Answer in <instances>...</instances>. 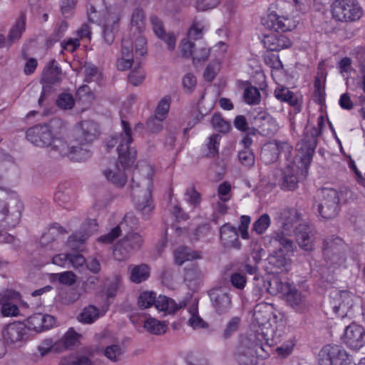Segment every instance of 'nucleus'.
<instances>
[{
  "mask_svg": "<svg viewBox=\"0 0 365 365\" xmlns=\"http://www.w3.org/2000/svg\"><path fill=\"white\" fill-rule=\"evenodd\" d=\"M307 173H297L292 167L287 166L282 173L279 180V187L285 191H293L298 187L300 178H304Z\"/></svg>",
  "mask_w": 365,
  "mask_h": 365,
  "instance_id": "obj_20",
  "label": "nucleus"
},
{
  "mask_svg": "<svg viewBox=\"0 0 365 365\" xmlns=\"http://www.w3.org/2000/svg\"><path fill=\"white\" fill-rule=\"evenodd\" d=\"M239 351L246 356L257 357H266L268 354L263 345L257 341L252 342L250 339H244L241 341Z\"/></svg>",
  "mask_w": 365,
  "mask_h": 365,
  "instance_id": "obj_25",
  "label": "nucleus"
},
{
  "mask_svg": "<svg viewBox=\"0 0 365 365\" xmlns=\"http://www.w3.org/2000/svg\"><path fill=\"white\" fill-rule=\"evenodd\" d=\"M5 296L0 293V304H2L1 314L4 317H17L19 314V310L16 304L6 303Z\"/></svg>",
  "mask_w": 365,
  "mask_h": 365,
  "instance_id": "obj_44",
  "label": "nucleus"
},
{
  "mask_svg": "<svg viewBox=\"0 0 365 365\" xmlns=\"http://www.w3.org/2000/svg\"><path fill=\"white\" fill-rule=\"evenodd\" d=\"M292 150V146L287 141L272 140L263 145L260 157L265 164H272L277 161L280 153L289 155Z\"/></svg>",
  "mask_w": 365,
  "mask_h": 365,
  "instance_id": "obj_10",
  "label": "nucleus"
},
{
  "mask_svg": "<svg viewBox=\"0 0 365 365\" xmlns=\"http://www.w3.org/2000/svg\"><path fill=\"white\" fill-rule=\"evenodd\" d=\"M333 17L339 21H354L362 16V9L355 0H339L333 4Z\"/></svg>",
  "mask_w": 365,
  "mask_h": 365,
  "instance_id": "obj_8",
  "label": "nucleus"
},
{
  "mask_svg": "<svg viewBox=\"0 0 365 365\" xmlns=\"http://www.w3.org/2000/svg\"><path fill=\"white\" fill-rule=\"evenodd\" d=\"M269 307L267 304L255 306L253 317L257 323L263 325L269 320Z\"/></svg>",
  "mask_w": 365,
  "mask_h": 365,
  "instance_id": "obj_36",
  "label": "nucleus"
},
{
  "mask_svg": "<svg viewBox=\"0 0 365 365\" xmlns=\"http://www.w3.org/2000/svg\"><path fill=\"white\" fill-rule=\"evenodd\" d=\"M262 24L267 29L277 33L286 32L290 31L292 28L290 19L279 16L275 13H271L266 18L263 19Z\"/></svg>",
  "mask_w": 365,
  "mask_h": 365,
  "instance_id": "obj_21",
  "label": "nucleus"
},
{
  "mask_svg": "<svg viewBox=\"0 0 365 365\" xmlns=\"http://www.w3.org/2000/svg\"><path fill=\"white\" fill-rule=\"evenodd\" d=\"M143 244V239L139 233H126L123 238L115 244L113 257L118 261H123L128 258L133 252L140 250Z\"/></svg>",
  "mask_w": 365,
  "mask_h": 365,
  "instance_id": "obj_7",
  "label": "nucleus"
},
{
  "mask_svg": "<svg viewBox=\"0 0 365 365\" xmlns=\"http://www.w3.org/2000/svg\"><path fill=\"white\" fill-rule=\"evenodd\" d=\"M121 124L123 132L113 135L108 142L109 148L117 146L118 163L113 170L104 171V175L107 180L120 187L123 186L127 180L125 168L131 165L136 158L135 150L130 146L133 141L131 128L128 122L123 119H121Z\"/></svg>",
  "mask_w": 365,
  "mask_h": 365,
  "instance_id": "obj_1",
  "label": "nucleus"
},
{
  "mask_svg": "<svg viewBox=\"0 0 365 365\" xmlns=\"http://www.w3.org/2000/svg\"><path fill=\"white\" fill-rule=\"evenodd\" d=\"M120 227H115L108 233L102 235L98 241L104 244H110L121 235Z\"/></svg>",
  "mask_w": 365,
  "mask_h": 365,
  "instance_id": "obj_61",
  "label": "nucleus"
},
{
  "mask_svg": "<svg viewBox=\"0 0 365 365\" xmlns=\"http://www.w3.org/2000/svg\"><path fill=\"white\" fill-rule=\"evenodd\" d=\"M138 224V219L133 212H128L125 215L123 220L117 227H120V231L131 232L130 230L136 228Z\"/></svg>",
  "mask_w": 365,
  "mask_h": 365,
  "instance_id": "obj_39",
  "label": "nucleus"
},
{
  "mask_svg": "<svg viewBox=\"0 0 365 365\" xmlns=\"http://www.w3.org/2000/svg\"><path fill=\"white\" fill-rule=\"evenodd\" d=\"M98 135V125L91 120H85L81 123V128L78 130L75 142L71 147L76 145L78 148L86 149L88 155L83 159L86 160L90 155L87 146L97 138ZM70 147V145H68Z\"/></svg>",
  "mask_w": 365,
  "mask_h": 365,
  "instance_id": "obj_11",
  "label": "nucleus"
},
{
  "mask_svg": "<svg viewBox=\"0 0 365 365\" xmlns=\"http://www.w3.org/2000/svg\"><path fill=\"white\" fill-rule=\"evenodd\" d=\"M133 42L130 37H124L122 40L121 57L117 60L116 66L119 71H125L134 63Z\"/></svg>",
  "mask_w": 365,
  "mask_h": 365,
  "instance_id": "obj_22",
  "label": "nucleus"
},
{
  "mask_svg": "<svg viewBox=\"0 0 365 365\" xmlns=\"http://www.w3.org/2000/svg\"><path fill=\"white\" fill-rule=\"evenodd\" d=\"M134 44L136 56H143L147 53L146 39L144 36H141L140 34H138V36L135 38ZM138 57H136V59Z\"/></svg>",
  "mask_w": 365,
  "mask_h": 365,
  "instance_id": "obj_58",
  "label": "nucleus"
},
{
  "mask_svg": "<svg viewBox=\"0 0 365 365\" xmlns=\"http://www.w3.org/2000/svg\"><path fill=\"white\" fill-rule=\"evenodd\" d=\"M270 223L269 216L267 214H263L253 223L251 232L262 235L267 230Z\"/></svg>",
  "mask_w": 365,
  "mask_h": 365,
  "instance_id": "obj_40",
  "label": "nucleus"
},
{
  "mask_svg": "<svg viewBox=\"0 0 365 365\" xmlns=\"http://www.w3.org/2000/svg\"><path fill=\"white\" fill-rule=\"evenodd\" d=\"M43 319H44L43 314L36 313L28 319V323L32 329L36 331H41L43 330Z\"/></svg>",
  "mask_w": 365,
  "mask_h": 365,
  "instance_id": "obj_59",
  "label": "nucleus"
},
{
  "mask_svg": "<svg viewBox=\"0 0 365 365\" xmlns=\"http://www.w3.org/2000/svg\"><path fill=\"white\" fill-rule=\"evenodd\" d=\"M339 194L334 188L324 187L319 191L317 211L325 220L334 219L339 211Z\"/></svg>",
  "mask_w": 365,
  "mask_h": 365,
  "instance_id": "obj_5",
  "label": "nucleus"
},
{
  "mask_svg": "<svg viewBox=\"0 0 365 365\" xmlns=\"http://www.w3.org/2000/svg\"><path fill=\"white\" fill-rule=\"evenodd\" d=\"M91 232H92L84 234L79 232L70 236L67 241L68 247L73 250L82 251L84 243Z\"/></svg>",
  "mask_w": 365,
  "mask_h": 365,
  "instance_id": "obj_34",
  "label": "nucleus"
},
{
  "mask_svg": "<svg viewBox=\"0 0 365 365\" xmlns=\"http://www.w3.org/2000/svg\"><path fill=\"white\" fill-rule=\"evenodd\" d=\"M153 169L147 164L138 165L133 171L131 196L136 208L148 217L154 209L152 199Z\"/></svg>",
  "mask_w": 365,
  "mask_h": 365,
  "instance_id": "obj_3",
  "label": "nucleus"
},
{
  "mask_svg": "<svg viewBox=\"0 0 365 365\" xmlns=\"http://www.w3.org/2000/svg\"><path fill=\"white\" fill-rule=\"evenodd\" d=\"M138 66L131 71L128 75V81L133 86L140 85L145 79V73L140 68L139 63H137Z\"/></svg>",
  "mask_w": 365,
  "mask_h": 365,
  "instance_id": "obj_52",
  "label": "nucleus"
},
{
  "mask_svg": "<svg viewBox=\"0 0 365 365\" xmlns=\"http://www.w3.org/2000/svg\"><path fill=\"white\" fill-rule=\"evenodd\" d=\"M240 162L247 168H251L255 164V155L251 150L244 149L239 152Z\"/></svg>",
  "mask_w": 365,
  "mask_h": 365,
  "instance_id": "obj_51",
  "label": "nucleus"
},
{
  "mask_svg": "<svg viewBox=\"0 0 365 365\" xmlns=\"http://www.w3.org/2000/svg\"><path fill=\"white\" fill-rule=\"evenodd\" d=\"M230 281L232 285L238 289H242L246 285L245 276L239 272L231 274Z\"/></svg>",
  "mask_w": 365,
  "mask_h": 365,
  "instance_id": "obj_64",
  "label": "nucleus"
},
{
  "mask_svg": "<svg viewBox=\"0 0 365 365\" xmlns=\"http://www.w3.org/2000/svg\"><path fill=\"white\" fill-rule=\"evenodd\" d=\"M120 19V12L119 9L110 6L106 9L103 19L100 21V24H102L103 27L104 41L108 44H111L114 41L115 34L118 31Z\"/></svg>",
  "mask_w": 365,
  "mask_h": 365,
  "instance_id": "obj_9",
  "label": "nucleus"
},
{
  "mask_svg": "<svg viewBox=\"0 0 365 365\" xmlns=\"http://www.w3.org/2000/svg\"><path fill=\"white\" fill-rule=\"evenodd\" d=\"M274 96L281 102L287 103L294 109L295 113L301 111V102L296 93L284 86L277 87L274 91Z\"/></svg>",
  "mask_w": 365,
  "mask_h": 365,
  "instance_id": "obj_24",
  "label": "nucleus"
},
{
  "mask_svg": "<svg viewBox=\"0 0 365 365\" xmlns=\"http://www.w3.org/2000/svg\"><path fill=\"white\" fill-rule=\"evenodd\" d=\"M61 69L58 66L56 61L51 60L44 68L41 82L46 85L51 86L60 82Z\"/></svg>",
  "mask_w": 365,
  "mask_h": 365,
  "instance_id": "obj_27",
  "label": "nucleus"
},
{
  "mask_svg": "<svg viewBox=\"0 0 365 365\" xmlns=\"http://www.w3.org/2000/svg\"><path fill=\"white\" fill-rule=\"evenodd\" d=\"M269 264L281 271H288L291 267V259L285 257L282 253H275L269 256Z\"/></svg>",
  "mask_w": 365,
  "mask_h": 365,
  "instance_id": "obj_33",
  "label": "nucleus"
},
{
  "mask_svg": "<svg viewBox=\"0 0 365 365\" xmlns=\"http://www.w3.org/2000/svg\"><path fill=\"white\" fill-rule=\"evenodd\" d=\"M269 237L270 244L280 251L284 250L287 252H293L296 248L294 242L284 230L275 231Z\"/></svg>",
  "mask_w": 365,
  "mask_h": 365,
  "instance_id": "obj_23",
  "label": "nucleus"
},
{
  "mask_svg": "<svg viewBox=\"0 0 365 365\" xmlns=\"http://www.w3.org/2000/svg\"><path fill=\"white\" fill-rule=\"evenodd\" d=\"M212 126L221 133H227L230 128V123L225 121L220 114L213 115L211 120Z\"/></svg>",
  "mask_w": 365,
  "mask_h": 365,
  "instance_id": "obj_53",
  "label": "nucleus"
},
{
  "mask_svg": "<svg viewBox=\"0 0 365 365\" xmlns=\"http://www.w3.org/2000/svg\"><path fill=\"white\" fill-rule=\"evenodd\" d=\"M170 103V97L166 96V97L163 98L159 102L158 106L155 109V115L158 116V118H160L161 119H165L167 113L169 111Z\"/></svg>",
  "mask_w": 365,
  "mask_h": 365,
  "instance_id": "obj_55",
  "label": "nucleus"
},
{
  "mask_svg": "<svg viewBox=\"0 0 365 365\" xmlns=\"http://www.w3.org/2000/svg\"><path fill=\"white\" fill-rule=\"evenodd\" d=\"M72 192L71 190L61 187L55 194V200L61 205L66 206L72 200Z\"/></svg>",
  "mask_w": 365,
  "mask_h": 365,
  "instance_id": "obj_56",
  "label": "nucleus"
},
{
  "mask_svg": "<svg viewBox=\"0 0 365 365\" xmlns=\"http://www.w3.org/2000/svg\"><path fill=\"white\" fill-rule=\"evenodd\" d=\"M295 240L300 248L305 251L314 250V233L307 223H302L297 226L294 230Z\"/></svg>",
  "mask_w": 365,
  "mask_h": 365,
  "instance_id": "obj_19",
  "label": "nucleus"
},
{
  "mask_svg": "<svg viewBox=\"0 0 365 365\" xmlns=\"http://www.w3.org/2000/svg\"><path fill=\"white\" fill-rule=\"evenodd\" d=\"M243 98L248 104H257L260 101V93L257 88L248 86L244 91Z\"/></svg>",
  "mask_w": 365,
  "mask_h": 365,
  "instance_id": "obj_45",
  "label": "nucleus"
},
{
  "mask_svg": "<svg viewBox=\"0 0 365 365\" xmlns=\"http://www.w3.org/2000/svg\"><path fill=\"white\" fill-rule=\"evenodd\" d=\"M288 304L297 312L303 313L308 310V304L304 296L295 288H291L286 294Z\"/></svg>",
  "mask_w": 365,
  "mask_h": 365,
  "instance_id": "obj_26",
  "label": "nucleus"
},
{
  "mask_svg": "<svg viewBox=\"0 0 365 365\" xmlns=\"http://www.w3.org/2000/svg\"><path fill=\"white\" fill-rule=\"evenodd\" d=\"M323 253L331 264L343 262L342 250L344 241L340 237H329L324 240Z\"/></svg>",
  "mask_w": 365,
  "mask_h": 365,
  "instance_id": "obj_15",
  "label": "nucleus"
},
{
  "mask_svg": "<svg viewBox=\"0 0 365 365\" xmlns=\"http://www.w3.org/2000/svg\"><path fill=\"white\" fill-rule=\"evenodd\" d=\"M342 341L350 349L359 350L365 346V329L359 324L351 323L345 328Z\"/></svg>",
  "mask_w": 365,
  "mask_h": 365,
  "instance_id": "obj_14",
  "label": "nucleus"
},
{
  "mask_svg": "<svg viewBox=\"0 0 365 365\" xmlns=\"http://www.w3.org/2000/svg\"><path fill=\"white\" fill-rule=\"evenodd\" d=\"M26 139L36 146L51 148L50 151L59 156H68L71 160L81 161L88 155L86 149L76 145L69 147L61 138H54L51 126L48 125H36L26 130Z\"/></svg>",
  "mask_w": 365,
  "mask_h": 365,
  "instance_id": "obj_2",
  "label": "nucleus"
},
{
  "mask_svg": "<svg viewBox=\"0 0 365 365\" xmlns=\"http://www.w3.org/2000/svg\"><path fill=\"white\" fill-rule=\"evenodd\" d=\"M210 56V48L207 47H200L195 49L192 57V63L197 65L198 63L204 62L208 59Z\"/></svg>",
  "mask_w": 365,
  "mask_h": 365,
  "instance_id": "obj_57",
  "label": "nucleus"
},
{
  "mask_svg": "<svg viewBox=\"0 0 365 365\" xmlns=\"http://www.w3.org/2000/svg\"><path fill=\"white\" fill-rule=\"evenodd\" d=\"M56 103L61 109L68 110L74 106L75 100L72 94L63 92L58 95Z\"/></svg>",
  "mask_w": 365,
  "mask_h": 365,
  "instance_id": "obj_43",
  "label": "nucleus"
},
{
  "mask_svg": "<svg viewBox=\"0 0 365 365\" xmlns=\"http://www.w3.org/2000/svg\"><path fill=\"white\" fill-rule=\"evenodd\" d=\"M53 281H58L62 284L71 286L76 282V275L71 271H66L61 273L51 274Z\"/></svg>",
  "mask_w": 365,
  "mask_h": 365,
  "instance_id": "obj_42",
  "label": "nucleus"
},
{
  "mask_svg": "<svg viewBox=\"0 0 365 365\" xmlns=\"http://www.w3.org/2000/svg\"><path fill=\"white\" fill-rule=\"evenodd\" d=\"M27 334L26 326L21 322L7 324L2 331V336L9 344L20 345Z\"/></svg>",
  "mask_w": 365,
  "mask_h": 365,
  "instance_id": "obj_16",
  "label": "nucleus"
},
{
  "mask_svg": "<svg viewBox=\"0 0 365 365\" xmlns=\"http://www.w3.org/2000/svg\"><path fill=\"white\" fill-rule=\"evenodd\" d=\"M253 125L257 129V133L264 136H272L278 130V125L270 115L265 112H259L254 117Z\"/></svg>",
  "mask_w": 365,
  "mask_h": 365,
  "instance_id": "obj_17",
  "label": "nucleus"
},
{
  "mask_svg": "<svg viewBox=\"0 0 365 365\" xmlns=\"http://www.w3.org/2000/svg\"><path fill=\"white\" fill-rule=\"evenodd\" d=\"M59 365H92V361L86 356H70L63 358Z\"/></svg>",
  "mask_w": 365,
  "mask_h": 365,
  "instance_id": "obj_49",
  "label": "nucleus"
},
{
  "mask_svg": "<svg viewBox=\"0 0 365 365\" xmlns=\"http://www.w3.org/2000/svg\"><path fill=\"white\" fill-rule=\"evenodd\" d=\"M156 294L154 292H143L138 298V305L142 309H147L155 304Z\"/></svg>",
  "mask_w": 365,
  "mask_h": 365,
  "instance_id": "obj_46",
  "label": "nucleus"
},
{
  "mask_svg": "<svg viewBox=\"0 0 365 365\" xmlns=\"http://www.w3.org/2000/svg\"><path fill=\"white\" fill-rule=\"evenodd\" d=\"M80 335L77 334L73 329H70L62 338L66 346L69 349L76 346L78 342Z\"/></svg>",
  "mask_w": 365,
  "mask_h": 365,
  "instance_id": "obj_62",
  "label": "nucleus"
},
{
  "mask_svg": "<svg viewBox=\"0 0 365 365\" xmlns=\"http://www.w3.org/2000/svg\"><path fill=\"white\" fill-rule=\"evenodd\" d=\"M241 319L238 317H234L227 323L223 331V338L229 339L234 333H235L240 325Z\"/></svg>",
  "mask_w": 365,
  "mask_h": 365,
  "instance_id": "obj_48",
  "label": "nucleus"
},
{
  "mask_svg": "<svg viewBox=\"0 0 365 365\" xmlns=\"http://www.w3.org/2000/svg\"><path fill=\"white\" fill-rule=\"evenodd\" d=\"M25 26L26 17L24 14H21L9 32V39L11 42H14L21 38L23 31L25 30Z\"/></svg>",
  "mask_w": 365,
  "mask_h": 365,
  "instance_id": "obj_38",
  "label": "nucleus"
},
{
  "mask_svg": "<svg viewBox=\"0 0 365 365\" xmlns=\"http://www.w3.org/2000/svg\"><path fill=\"white\" fill-rule=\"evenodd\" d=\"M123 353L122 347L119 344H112L104 350V355L112 361H118L119 356Z\"/></svg>",
  "mask_w": 365,
  "mask_h": 365,
  "instance_id": "obj_50",
  "label": "nucleus"
},
{
  "mask_svg": "<svg viewBox=\"0 0 365 365\" xmlns=\"http://www.w3.org/2000/svg\"><path fill=\"white\" fill-rule=\"evenodd\" d=\"M291 288L288 283L283 282L277 277H273L269 282L267 290L272 294L280 293L286 295Z\"/></svg>",
  "mask_w": 365,
  "mask_h": 365,
  "instance_id": "obj_35",
  "label": "nucleus"
},
{
  "mask_svg": "<svg viewBox=\"0 0 365 365\" xmlns=\"http://www.w3.org/2000/svg\"><path fill=\"white\" fill-rule=\"evenodd\" d=\"M208 295L212 305L217 314L226 313L231 308L232 298L226 287H213L208 292Z\"/></svg>",
  "mask_w": 365,
  "mask_h": 365,
  "instance_id": "obj_13",
  "label": "nucleus"
},
{
  "mask_svg": "<svg viewBox=\"0 0 365 365\" xmlns=\"http://www.w3.org/2000/svg\"><path fill=\"white\" fill-rule=\"evenodd\" d=\"M195 43L185 38L180 43V51L182 56L185 58H190L195 52Z\"/></svg>",
  "mask_w": 365,
  "mask_h": 365,
  "instance_id": "obj_63",
  "label": "nucleus"
},
{
  "mask_svg": "<svg viewBox=\"0 0 365 365\" xmlns=\"http://www.w3.org/2000/svg\"><path fill=\"white\" fill-rule=\"evenodd\" d=\"M186 200L190 205L196 207L201 201L200 194L195 190L194 187L187 188L185 193Z\"/></svg>",
  "mask_w": 365,
  "mask_h": 365,
  "instance_id": "obj_60",
  "label": "nucleus"
},
{
  "mask_svg": "<svg viewBox=\"0 0 365 365\" xmlns=\"http://www.w3.org/2000/svg\"><path fill=\"white\" fill-rule=\"evenodd\" d=\"M220 241L225 249L240 250L241 247L238 231L230 223H225L220 227Z\"/></svg>",
  "mask_w": 365,
  "mask_h": 365,
  "instance_id": "obj_18",
  "label": "nucleus"
},
{
  "mask_svg": "<svg viewBox=\"0 0 365 365\" xmlns=\"http://www.w3.org/2000/svg\"><path fill=\"white\" fill-rule=\"evenodd\" d=\"M188 324L194 329L205 328L207 324L205 321L198 315L197 308L193 307L190 310V317L188 320Z\"/></svg>",
  "mask_w": 365,
  "mask_h": 365,
  "instance_id": "obj_54",
  "label": "nucleus"
},
{
  "mask_svg": "<svg viewBox=\"0 0 365 365\" xmlns=\"http://www.w3.org/2000/svg\"><path fill=\"white\" fill-rule=\"evenodd\" d=\"M265 47L270 51H280L292 45L291 40L284 35L274 34L264 37Z\"/></svg>",
  "mask_w": 365,
  "mask_h": 365,
  "instance_id": "obj_28",
  "label": "nucleus"
},
{
  "mask_svg": "<svg viewBox=\"0 0 365 365\" xmlns=\"http://www.w3.org/2000/svg\"><path fill=\"white\" fill-rule=\"evenodd\" d=\"M337 297L330 302L327 307L329 312H332L336 317L344 319L349 317L354 304L353 294L347 291L336 292Z\"/></svg>",
  "mask_w": 365,
  "mask_h": 365,
  "instance_id": "obj_12",
  "label": "nucleus"
},
{
  "mask_svg": "<svg viewBox=\"0 0 365 365\" xmlns=\"http://www.w3.org/2000/svg\"><path fill=\"white\" fill-rule=\"evenodd\" d=\"M200 258H201V255L199 252L192 250L187 247H180L175 251V262L179 265L182 264L185 261Z\"/></svg>",
  "mask_w": 365,
  "mask_h": 365,
  "instance_id": "obj_31",
  "label": "nucleus"
},
{
  "mask_svg": "<svg viewBox=\"0 0 365 365\" xmlns=\"http://www.w3.org/2000/svg\"><path fill=\"white\" fill-rule=\"evenodd\" d=\"M185 305L186 303L184 302L177 304L173 299L162 295H160L155 301V306L158 310L168 312L169 314H174L178 309L185 307Z\"/></svg>",
  "mask_w": 365,
  "mask_h": 365,
  "instance_id": "obj_29",
  "label": "nucleus"
},
{
  "mask_svg": "<svg viewBox=\"0 0 365 365\" xmlns=\"http://www.w3.org/2000/svg\"><path fill=\"white\" fill-rule=\"evenodd\" d=\"M324 127V118L322 115H320L318 118L317 126H307L302 138L297 145V150L302 154L301 159L306 169L311 162L314 150L317 145V138L322 134Z\"/></svg>",
  "mask_w": 365,
  "mask_h": 365,
  "instance_id": "obj_4",
  "label": "nucleus"
},
{
  "mask_svg": "<svg viewBox=\"0 0 365 365\" xmlns=\"http://www.w3.org/2000/svg\"><path fill=\"white\" fill-rule=\"evenodd\" d=\"M234 125L235 128L240 131L248 133L253 135L257 134L256 128L255 126L252 128L249 127L248 123L243 115H237L234 120Z\"/></svg>",
  "mask_w": 365,
  "mask_h": 365,
  "instance_id": "obj_47",
  "label": "nucleus"
},
{
  "mask_svg": "<svg viewBox=\"0 0 365 365\" xmlns=\"http://www.w3.org/2000/svg\"><path fill=\"white\" fill-rule=\"evenodd\" d=\"M128 271L130 281L136 284L145 281L150 276V268L145 264H131L128 267Z\"/></svg>",
  "mask_w": 365,
  "mask_h": 365,
  "instance_id": "obj_30",
  "label": "nucleus"
},
{
  "mask_svg": "<svg viewBox=\"0 0 365 365\" xmlns=\"http://www.w3.org/2000/svg\"><path fill=\"white\" fill-rule=\"evenodd\" d=\"M131 26L135 27L138 34H140L145 27V14L143 9L137 8L134 9L131 16Z\"/></svg>",
  "mask_w": 365,
  "mask_h": 365,
  "instance_id": "obj_41",
  "label": "nucleus"
},
{
  "mask_svg": "<svg viewBox=\"0 0 365 365\" xmlns=\"http://www.w3.org/2000/svg\"><path fill=\"white\" fill-rule=\"evenodd\" d=\"M100 317L99 309L94 305H88L83 308L78 317L79 322L83 324H92Z\"/></svg>",
  "mask_w": 365,
  "mask_h": 365,
  "instance_id": "obj_32",
  "label": "nucleus"
},
{
  "mask_svg": "<svg viewBox=\"0 0 365 365\" xmlns=\"http://www.w3.org/2000/svg\"><path fill=\"white\" fill-rule=\"evenodd\" d=\"M319 365H356L352 356L339 345L327 344L321 351Z\"/></svg>",
  "mask_w": 365,
  "mask_h": 365,
  "instance_id": "obj_6",
  "label": "nucleus"
},
{
  "mask_svg": "<svg viewBox=\"0 0 365 365\" xmlns=\"http://www.w3.org/2000/svg\"><path fill=\"white\" fill-rule=\"evenodd\" d=\"M144 327L147 331L155 335H160L166 331V325L153 318L148 319L145 322Z\"/></svg>",
  "mask_w": 365,
  "mask_h": 365,
  "instance_id": "obj_37",
  "label": "nucleus"
}]
</instances>
